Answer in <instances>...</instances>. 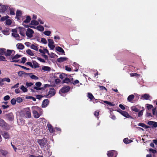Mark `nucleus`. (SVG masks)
<instances>
[{
	"instance_id": "obj_1",
	"label": "nucleus",
	"mask_w": 157,
	"mask_h": 157,
	"mask_svg": "<svg viewBox=\"0 0 157 157\" xmlns=\"http://www.w3.org/2000/svg\"><path fill=\"white\" fill-rule=\"evenodd\" d=\"M21 56V55L17 54L15 56H11L10 57L9 59L10 60L11 62L17 63L19 61L18 59Z\"/></svg>"
},
{
	"instance_id": "obj_2",
	"label": "nucleus",
	"mask_w": 157,
	"mask_h": 157,
	"mask_svg": "<svg viewBox=\"0 0 157 157\" xmlns=\"http://www.w3.org/2000/svg\"><path fill=\"white\" fill-rule=\"evenodd\" d=\"M23 114L26 118H30L31 117V110L29 108H27L24 109Z\"/></svg>"
},
{
	"instance_id": "obj_3",
	"label": "nucleus",
	"mask_w": 157,
	"mask_h": 157,
	"mask_svg": "<svg viewBox=\"0 0 157 157\" xmlns=\"http://www.w3.org/2000/svg\"><path fill=\"white\" fill-rule=\"evenodd\" d=\"M0 127L5 129L9 127V125L3 119L0 117Z\"/></svg>"
},
{
	"instance_id": "obj_4",
	"label": "nucleus",
	"mask_w": 157,
	"mask_h": 157,
	"mask_svg": "<svg viewBox=\"0 0 157 157\" xmlns=\"http://www.w3.org/2000/svg\"><path fill=\"white\" fill-rule=\"evenodd\" d=\"M117 152L114 150L107 151V155L108 157H116L117 155Z\"/></svg>"
},
{
	"instance_id": "obj_5",
	"label": "nucleus",
	"mask_w": 157,
	"mask_h": 157,
	"mask_svg": "<svg viewBox=\"0 0 157 157\" xmlns=\"http://www.w3.org/2000/svg\"><path fill=\"white\" fill-rule=\"evenodd\" d=\"M47 140L45 138H43L42 139H38L37 142L41 147H44V146L47 143Z\"/></svg>"
},
{
	"instance_id": "obj_6",
	"label": "nucleus",
	"mask_w": 157,
	"mask_h": 157,
	"mask_svg": "<svg viewBox=\"0 0 157 157\" xmlns=\"http://www.w3.org/2000/svg\"><path fill=\"white\" fill-rule=\"evenodd\" d=\"M34 31L32 29L28 28L27 29L25 34L26 36L29 38H32L33 36V34L34 33Z\"/></svg>"
},
{
	"instance_id": "obj_7",
	"label": "nucleus",
	"mask_w": 157,
	"mask_h": 157,
	"mask_svg": "<svg viewBox=\"0 0 157 157\" xmlns=\"http://www.w3.org/2000/svg\"><path fill=\"white\" fill-rule=\"evenodd\" d=\"M6 118L8 119L9 121H12L14 120V116L13 113L12 112H10L9 113L6 114L5 115Z\"/></svg>"
},
{
	"instance_id": "obj_8",
	"label": "nucleus",
	"mask_w": 157,
	"mask_h": 157,
	"mask_svg": "<svg viewBox=\"0 0 157 157\" xmlns=\"http://www.w3.org/2000/svg\"><path fill=\"white\" fill-rule=\"evenodd\" d=\"M118 110H121L120 113L125 117L127 118H132V117L130 116L127 112L121 110L120 109H118Z\"/></svg>"
},
{
	"instance_id": "obj_9",
	"label": "nucleus",
	"mask_w": 157,
	"mask_h": 157,
	"mask_svg": "<svg viewBox=\"0 0 157 157\" xmlns=\"http://www.w3.org/2000/svg\"><path fill=\"white\" fill-rule=\"evenodd\" d=\"M9 152L7 150L0 149V156L2 157H6Z\"/></svg>"
},
{
	"instance_id": "obj_10",
	"label": "nucleus",
	"mask_w": 157,
	"mask_h": 157,
	"mask_svg": "<svg viewBox=\"0 0 157 157\" xmlns=\"http://www.w3.org/2000/svg\"><path fill=\"white\" fill-rule=\"evenodd\" d=\"M70 87L68 86H65L62 87L60 91L63 93H65L68 92L70 89Z\"/></svg>"
},
{
	"instance_id": "obj_11",
	"label": "nucleus",
	"mask_w": 157,
	"mask_h": 157,
	"mask_svg": "<svg viewBox=\"0 0 157 157\" xmlns=\"http://www.w3.org/2000/svg\"><path fill=\"white\" fill-rule=\"evenodd\" d=\"M56 90L53 88H51L50 89V90L48 92V94L47 95L44 96L45 97H47V96L49 95H50V96L52 97L54 96L56 93Z\"/></svg>"
},
{
	"instance_id": "obj_12",
	"label": "nucleus",
	"mask_w": 157,
	"mask_h": 157,
	"mask_svg": "<svg viewBox=\"0 0 157 157\" xmlns=\"http://www.w3.org/2000/svg\"><path fill=\"white\" fill-rule=\"evenodd\" d=\"M2 135L5 139H9L10 138V135L8 132L3 131L2 133Z\"/></svg>"
},
{
	"instance_id": "obj_13",
	"label": "nucleus",
	"mask_w": 157,
	"mask_h": 157,
	"mask_svg": "<svg viewBox=\"0 0 157 157\" xmlns=\"http://www.w3.org/2000/svg\"><path fill=\"white\" fill-rule=\"evenodd\" d=\"M19 29L20 34L23 36H25V29L24 28H22L20 27H18Z\"/></svg>"
},
{
	"instance_id": "obj_14",
	"label": "nucleus",
	"mask_w": 157,
	"mask_h": 157,
	"mask_svg": "<svg viewBox=\"0 0 157 157\" xmlns=\"http://www.w3.org/2000/svg\"><path fill=\"white\" fill-rule=\"evenodd\" d=\"M41 83L40 82H37L36 83V85L37 87L34 86V88L35 89H36V90H41L42 89H44L43 87H39H39H40L41 86Z\"/></svg>"
},
{
	"instance_id": "obj_15",
	"label": "nucleus",
	"mask_w": 157,
	"mask_h": 157,
	"mask_svg": "<svg viewBox=\"0 0 157 157\" xmlns=\"http://www.w3.org/2000/svg\"><path fill=\"white\" fill-rule=\"evenodd\" d=\"M49 101L48 99H44V100L42 102V107H46L49 104Z\"/></svg>"
},
{
	"instance_id": "obj_16",
	"label": "nucleus",
	"mask_w": 157,
	"mask_h": 157,
	"mask_svg": "<svg viewBox=\"0 0 157 157\" xmlns=\"http://www.w3.org/2000/svg\"><path fill=\"white\" fill-rule=\"evenodd\" d=\"M147 124L149 125H152L155 128L157 127V122L155 121H149L148 122Z\"/></svg>"
},
{
	"instance_id": "obj_17",
	"label": "nucleus",
	"mask_w": 157,
	"mask_h": 157,
	"mask_svg": "<svg viewBox=\"0 0 157 157\" xmlns=\"http://www.w3.org/2000/svg\"><path fill=\"white\" fill-rule=\"evenodd\" d=\"M7 9L8 7L7 6L3 5L1 7L0 11L2 13H4Z\"/></svg>"
},
{
	"instance_id": "obj_18",
	"label": "nucleus",
	"mask_w": 157,
	"mask_h": 157,
	"mask_svg": "<svg viewBox=\"0 0 157 157\" xmlns=\"http://www.w3.org/2000/svg\"><path fill=\"white\" fill-rule=\"evenodd\" d=\"M56 49L58 51V52H59L62 53L64 54L65 55V52L64 51L63 49L61 47L58 46L57 47H56Z\"/></svg>"
},
{
	"instance_id": "obj_19",
	"label": "nucleus",
	"mask_w": 157,
	"mask_h": 157,
	"mask_svg": "<svg viewBox=\"0 0 157 157\" xmlns=\"http://www.w3.org/2000/svg\"><path fill=\"white\" fill-rule=\"evenodd\" d=\"M135 97V96L133 94H131L129 95L127 98L128 101L130 102H132V101Z\"/></svg>"
},
{
	"instance_id": "obj_20",
	"label": "nucleus",
	"mask_w": 157,
	"mask_h": 157,
	"mask_svg": "<svg viewBox=\"0 0 157 157\" xmlns=\"http://www.w3.org/2000/svg\"><path fill=\"white\" fill-rule=\"evenodd\" d=\"M71 80L68 78H65L64 80L62 81V83H66L68 84L69 83H71Z\"/></svg>"
},
{
	"instance_id": "obj_21",
	"label": "nucleus",
	"mask_w": 157,
	"mask_h": 157,
	"mask_svg": "<svg viewBox=\"0 0 157 157\" xmlns=\"http://www.w3.org/2000/svg\"><path fill=\"white\" fill-rule=\"evenodd\" d=\"M68 58L66 57H60L57 59V61L58 62L61 63L66 61Z\"/></svg>"
},
{
	"instance_id": "obj_22",
	"label": "nucleus",
	"mask_w": 157,
	"mask_h": 157,
	"mask_svg": "<svg viewBox=\"0 0 157 157\" xmlns=\"http://www.w3.org/2000/svg\"><path fill=\"white\" fill-rule=\"evenodd\" d=\"M33 114L34 117L36 118H38L40 116V115L39 113L36 111L33 110Z\"/></svg>"
},
{
	"instance_id": "obj_23",
	"label": "nucleus",
	"mask_w": 157,
	"mask_h": 157,
	"mask_svg": "<svg viewBox=\"0 0 157 157\" xmlns=\"http://www.w3.org/2000/svg\"><path fill=\"white\" fill-rule=\"evenodd\" d=\"M48 130L50 132H53L55 131V129L53 128L52 126L50 124H48L47 125Z\"/></svg>"
},
{
	"instance_id": "obj_24",
	"label": "nucleus",
	"mask_w": 157,
	"mask_h": 157,
	"mask_svg": "<svg viewBox=\"0 0 157 157\" xmlns=\"http://www.w3.org/2000/svg\"><path fill=\"white\" fill-rule=\"evenodd\" d=\"M17 48L20 50L23 49L25 47L21 43H18L16 45Z\"/></svg>"
},
{
	"instance_id": "obj_25",
	"label": "nucleus",
	"mask_w": 157,
	"mask_h": 157,
	"mask_svg": "<svg viewBox=\"0 0 157 157\" xmlns=\"http://www.w3.org/2000/svg\"><path fill=\"white\" fill-rule=\"evenodd\" d=\"M5 55L6 57L8 56H11L12 55V52H11V50L7 49L6 52L5 51Z\"/></svg>"
},
{
	"instance_id": "obj_26",
	"label": "nucleus",
	"mask_w": 157,
	"mask_h": 157,
	"mask_svg": "<svg viewBox=\"0 0 157 157\" xmlns=\"http://www.w3.org/2000/svg\"><path fill=\"white\" fill-rule=\"evenodd\" d=\"M141 97L145 100H148L150 97V96L149 94H145L141 96Z\"/></svg>"
},
{
	"instance_id": "obj_27",
	"label": "nucleus",
	"mask_w": 157,
	"mask_h": 157,
	"mask_svg": "<svg viewBox=\"0 0 157 157\" xmlns=\"http://www.w3.org/2000/svg\"><path fill=\"white\" fill-rule=\"evenodd\" d=\"M31 20V18L29 16H27L26 19L23 21V23H28L30 22Z\"/></svg>"
},
{
	"instance_id": "obj_28",
	"label": "nucleus",
	"mask_w": 157,
	"mask_h": 157,
	"mask_svg": "<svg viewBox=\"0 0 157 157\" xmlns=\"http://www.w3.org/2000/svg\"><path fill=\"white\" fill-rule=\"evenodd\" d=\"M39 23L38 21L35 20H32L30 23V24L32 25H37Z\"/></svg>"
},
{
	"instance_id": "obj_29",
	"label": "nucleus",
	"mask_w": 157,
	"mask_h": 157,
	"mask_svg": "<svg viewBox=\"0 0 157 157\" xmlns=\"http://www.w3.org/2000/svg\"><path fill=\"white\" fill-rule=\"evenodd\" d=\"M132 141V140H129L128 139V138H125L123 140L124 142L126 144H128L130 143Z\"/></svg>"
},
{
	"instance_id": "obj_30",
	"label": "nucleus",
	"mask_w": 157,
	"mask_h": 157,
	"mask_svg": "<svg viewBox=\"0 0 157 157\" xmlns=\"http://www.w3.org/2000/svg\"><path fill=\"white\" fill-rule=\"evenodd\" d=\"M73 65L75 67V69L74 70V71H77L79 69V65L77 63L75 62L73 63Z\"/></svg>"
},
{
	"instance_id": "obj_31",
	"label": "nucleus",
	"mask_w": 157,
	"mask_h": 157,
	"mask_svg": "<svg viewBox=\"0 0 157 157\" xmlns=\"http://www.w3.org/2000/svg\"><path fill=\"white\" fill-rule=\"evenodd\" d=\"M0 79H1V82H3L6 81L8 82H10V79L9 78H0Z\"/></svg>"
},
{
	"instance_id": "obj_32",
	"label": "nucleus",
	"mask_w": 157,
	"mask_h": 157,
	"mask_svg": "<svg viewBox=\"0 0 157 157\" xmlns=\"http://www.w3.org/2000/svg\"><path fill=\"white\" fill-rule=\"evenodd\" d=\"M36 29L38 30L41 32L43 31L44 29V27L42 26L41 25H39L37 26L36 27Z\"/></svg>"
},
{
	"instance_id": "obj_33",
	"label": "nucleus",
	"mask_w": 157,
	"mask_h": 157,
	"mask_svg": "<svg viewBox=\"0 0 157 157\" xmlns=\"http://www.w3.org/2000/svg\"><path fill=\"white\" fill-rule=\"evenodd\" d=\"M87 97L91 100L94 99H95L93 94L90 93H87Z\"/></svg>"
},
{
	"instance_id": "obj_34",
	"label": "nucleus",
	"mask_w": 157,
	"mask_h": 157,
	"mask_svg": "<svg viewBox=\"0 0 157 157\" xmlns=\"http://www.w3.org/2000/svg\"><path fill=\"white\" fill-rule=\"evenodd\" d=\"M42 69L44 71H50L51 68L49 67L44 66L42 68Z\"/></svg>"
},
{
	"instance_id": "obj_35",
	"label": "nucleus",
	"mask_w": 157,
	"mask_h": 157,
	"mask_svg": "<svg viewBox=\"0 0 157 157\" xmlns=\"http://www.w3.org/2000/svg\"><path fill=\"white\" fill-rule=\"evenodd\" d=\"M32 62L33 65V66L35 68L39 67V64L35 61H32Z\"/></svg>"
},
{
	"instance_id": "obj_36",
	"label": "nucleus",
	"mask_w": 157,
	"mask_h": 157,
	"mask_svg": "<svg viewBox=\"0 0 157 157\" xmlns=\"http://www.w3.org/2000/svg\"><path fill=\"white\" fill-rule=\"evenodd\" d=\"M5 51H6V49L5 48H0V55H5Z\"/></svg>"
},
{
	"instance_id": "obj_37",
	"label": "nucleus",
	"mask_w": 157,
	"mask_h": 157,
	"mask_svg": "<svg viewBox=\"0 0 157 157\" xmlns=\"http://www.w3.org/2000/svg\"><path fill=\"white\" fill-rule=\"evenodd\" d=\"M26 52L29 55L32 56H34L33 53L32 52L30 49H28L26 50Z\"/></svg>"
},
{
	"instance_id": "obj_38",
	"label": "nucleus",
	"mask_w": 157,
	"mask_h": 157,
	"mask_svg": "<svg viewBox=\"0 0 157 157\" xmlns=\"http://www.w3.org/2000/svg\"><path fill=\"white\" fill-rule=\"evenodd\" d=\"M20 89L23 92H27L28 91L27 89L25 88L23 85H22L21 86Z\"/></svg>"
},
{
	"instance_id": "obj_39",
	"label": "nucleus",
	"mask_w": 157,
	"mask_h": 157,
	"mask_svg": "<svg viewBox=\"0 0 157 157\" xmlns=\"http://www.w3.org/2000/svg\"><path fill=\"white\" fill-rule=\"evenodd\" d=\"M22 13L21 10H17L16 13V16L17 17H18L21 16L22 15Z\"/></svg>"
},
{
	"instance_id": "obj_40",
	"label": "nucleus",
	"mask_w": 157,
	"mask_h": 157,
	"mask_svg": "<svg viewBox=\"0 0 157 157\" xmlns=\"http://www.w3.org/2000/svg\"><path fill=\"white\" fill-rule=\"evenodd\" d=\"M30 47L32 49H34L37 51H38V48L37 47L33 44H32Z\"/></svg>"
},
{
	"instance_id": "obj_41",
	"label": "nucleus",
	"mask_w": 157,
	"mask_h": 157,
	"mask_svg": "<svg viewBox=\"0 0 157 157\" xmlns=\"http://www.w3.org/2000/svg\"><path fill=\"white\" fill-rule=\"evenodd\" d=\"M132 110L136 112H139V110L135 106H132L131 108Z\"/></svg>"
},
{
	"instance_id": "obj_42",
	"label": "nucleus",
	"mask_w": 157,
	"mask_h": 157,
	"mask_svg": "<svg viewBox=\"0 0 157 157\" xmlns=\"http://www.w3.org/2000/svg\"><path fill=\"white\" fill-rule=\"evenodd\" d=\"M104 102L111 106H115V104H113L110 101H104Z\"/></svg>"
},
{
	"instance_id": "obj_43",
	"label": "nucleus",
	"mask_w": 157,
	"mask_h": 157,
	"mask_svg": "<svg viewBox=\"0 0 157 157\" xmlns=\"http://www.w3.org/2000/svg\"><path fill=\"white\" fill-rule=\"evenodd\" d=\"M6 24L8 25H10L12 23V21L9 19H7L6 21Z\"/></svg>"
},
{
	"instance_id": "obj_44",
	"label": "nucleus",
	"mask_w": 157,
	"mask_h": 157,
	"mask_svg": "<svg viewBox=\"0 0 157 157\" xmlns=\"http://www.w3.org/2000/svg\"><path fill=\"white\" fill-rule=\"evenodd\" d=\"M29 76L31 78L33 79L37 80L38 79V78L34 75H30Z\"/></svg>"
},
{
	"instance_id": "obj_45",
	"label": "nucleus",
	"mask_w": 157,
	"mask_h": 157,
	"mask_svg": "<svg viewBox=\"0 0 157 157\" xmlns=\"http://www.w3.org/2000/svg\"><path fill=\"white\" fill-rule=\"evenodd\" d=\"M9 17L8 15H6L5 16L2 17L1 18V21H3L6 20H7L8 18Z\"/></svg>"
},
{
	"instance_id": "obj_46",
	"label": "nucleus",
	"mask_w": 157,
	"mask_h": 157,
	"mask_svg": "<svg viewBox=\"0 0 157 157\" xmlns=\"http://www.w3.org/2000/svg\"><path fill=\"white\" fill-rule=\"evenodd\" d=\"M51 32L49 31H46L44 32V34L46 36H49L51 34Z\"/></svg>"
},
{
	"instance_id": "obj_47",
	"label": "nucleus",
	"mask_w": 157,
	"mask_h": 157,
	"mask_svg": "<svg viewBox=\"0 0 157 157\" xmlns=\"http://www.w3.org/2000/svg\"><path fill=\"white\" fill-rule=\"evenodd\" d=\"M0 61H6L7 60L6 59L5 57L3 56H0Z\"/></svg>"
},
{
	"instance_id": "obj_48",
	"label": "nucleus",
	"mask_w": 157,
	"mask_h": 157,
	"mask_svg": "<svg viewBox=\"0 0 157 157\" xmlns=\"http://www.w3.org/2000/svg\"><path fill=\"white\" fill-rule=\"evenodd\" d=\"M144 109L143 110H141L138 113V117H140L142 116L143 114V111L144 110Z\"/></svg>"
},
{
	"instance_id": "obj_49",
	"label": "nucleus",
	"mask_w": 157,
	"mask_h": 157,
	"mask_svg": "<svg viewBox=\"0 0 157 157\" xmlns=\"http://www.w3.org/2000/svg\"><path fill=\"white\" fill-rule=\"evenodd\" d=\"M147 105V108L148 110H150L153 107V106L152 105H150L148 104H146Z\"/></svg>"
},
{
	"instance_id": "obj_50",
	"label": "nucleus",
	"mask_w": 157,
	"mask_h": 157,
	"mask_svg": "<svg viewBox=\"0 0 157 157\" xmlns=\"http://www.w3.org/2000/svg\"><path fill=\"white\" fill-rule=\"evenodd\" d=\"M10 14L11 15H14L15 14V13L14 12V10L12 8H10Z\"/></svg>"
},
{
	"instance_id": "obj_51",
	"label": "nucleus",
	"mask_w": 157,
	"mask_h": 157,
	"mask_svg": "<svg viewBox=\"0 0 157 157\" xmlns=\"http://www.w3.org/2000/svg\"><path fill=\"white\" fill-rule=\"evenodd\" d=\"M48 45L51 44H53L54 43V42L53 40L52 39H48Z\"/></svg>"
},
{
	"instance_id": "obj_52",
	"label": "nucleus",
	"mask_w": 157,
	"mask_h": 157,
	"mask_svg": "<svg viewBox=\"0 0 157 157\" xmlns=\"http://www.w3.org/2000/svg\"><path fill=\"white\" fill-rule=\"evenodd\" d=\"M48 55L49 56L52 58H53L55 57V56H56L57 57H58V56L57 55H56L55 54L52 52L50 54L49 53Z\"/></svg>"
},
{
	"instance_id": "obj_53",
	"label": "nucleus",
	"mask_w": 157,
	"mask_h": 157,
	"mask_svg": "<svg viewBox=\"0 0 157 157\" xmlns=\"http://www.w3.org/2000/svg\"><path fill=\"white\" fill-rule=\"evenodd\" d=\"M10 102L12 105H14L16 103V100L15 98H13L11 100Z\"/></svg>"
},
{
	"instance_id": "obj_54",
	"label": "nucleus",
	"mask_w": 157,
	"mask_h": 157,
	"mask_svg": "<svg viewBox=\"0 0 157 157\" xmlns=\"http://www.w3.org/2000/svg\"><path fill=\"white\" fill-rule=\"evenodd\" d=\"M79 81L78 80H75L74 81H72L71 82V84H72L73 85H75L76 84L79 83Z\"/></svg>"
},
{
	"instance_id": "obj_55",
	"label": "nucleus",
	"mask_w": 157,
	"mask_h": 157,
	"mask_svg": "<svg viewBox=\"0 0 157 157\" xmlns=\"http://www.w3.org/2000/svg\"><path fill=\"white\" fill-rule=\"evenodd\" d=\"M41 42L44 44H46L47 43L46 39L44 38L41 39Z\"/></svg>"
},
{
	"instance_id": "obj_56",
	"label": "nucleus",
	"mask_w": 157,
	"mask_h": 157,
	"mask_svg": "<svg viewBox=\"0 0 157 157\" xmlns=\"http://www.w3.org/2000/svg\"><path fill=\"white\" fill-rule=\"evenodd\" d=\"M37 59L38 60H39V61H40V62H41L44 63L45 62V60L44 59L41 58H40L39 57H37Z\"/></svg>"
},
{
	"instance_id": "obj_57",
	"label": "nucleus",
	"mask_w": 157,
	"mask_h": 157,
	"mask_svg": "<svg viewBox=\"0 0 157 157\" xmlns=\"http://www.w3.org/2000/svg\"><path fill=\"white\" fill-rule=\"evenodd\" d=\"M10 98V96H9V95H6V96H5L4 97V100H5V101H7L8 100H9Z\"/></svg>"
},
{
	"instance_id": "obj_58",
	"label": "nucleus",
	"mask_w": 157,
	"mask_h": 157,
	"mask_svg": "<svg viewBox=\"0 0 157 157\" xmlns=\"http://www.w3.org/2000/svg\"><path fill=\"white\" fill-rule=\"evenodd\" d=\"M22 98L20 97H17V98L16 101L20 103L22 101Z\"/></svg>"
},
{
	"instance_id": "obj_59",
	"label": "nucleus",
	"mask_w": 157,
	"mask_h": 157,
	"mask_svg": "<svg viewBox=\"0 0 157 157\" xmlns=\"http://www.w3.org/2000/svg\"><path fill=\"white\" fill-rule=\"evenodd\" d=\"M26 60H27V59L26 57H23L21 59V63H25V62Z\"/></svg>"
},
{
	"instance_id": "obj_60",
	"label": "nucleus",
	"mask_w": 157,
	"mask_h": 157,
	"mask_svg": "<svg viewBox=\"0 0 157 157\" xmlns=\"http://www.w3.org/2000/svg\"><path fill=\"white\" fill-rule=\"evenodd\" d=\"M139 75V74H137V73H132L130 74V76L131 77L133 76H137Z\"/></svg>"
},
{
	"instance_id": "obj_61",
	"label": "nucleus",
	"mask_w": 157,
	"mask_h": 157,
	"mask_svg": "<svg viewBox=\"0 0 157 157\" xmlns=\"http://www.w3.org/2000/svg\"><path fill=\"white\" fill-rule=\"evenodd\" d=\"M24 74V71H20L18 72V75L19 76H21L22 75Z\"/></svg>"
},
{
	"instance_id": "obj_62",
	"label": "nucleus",
	"mask_w": 157,
	"mask_h": 157,
	"mask_svg": "<svg viewBox=\"0 0 157 157\" xmlns=\"http://www.w3.org/2000/svg\"><path fill=\"white\" fill-rule=\"evenodd\" d=\"M12 35L15 38L19 37V34L17 33H12Z\"/></svg>"
},
{
	"instance_id": "obj_63",
	"label": "nucleus",
	"mask_w": 157,
	"mask_h": 157,
	"mask_svg": "<svg viewBox=\"0 0 157 157\" xmlns=\"http://www.w3.org/2000/svg\"><path fill=\"white\" fill-rule=\"evenodd\" d=\"M149 151L151 152L152 153H155L157 152V151L156 150L152 149L151 148L149 149Z\"/></svg>"
},
{
	"instance_id": "obj_64",
	"label": "nucleus",
	"mask_w": 157,
	"mask_h": 157,
	"mask_svg": "<svg viewBox=\"0 0 157 157\" xmlns=\"http://www.w3.org/2000/svg\"><path fill=\"white\" fill-rule=\"evenodd\" d=\"M48 46L50 48V49L52 50L55 47V46L53 45V44L48 45Z\"/></svg>"
}]
</instances>
